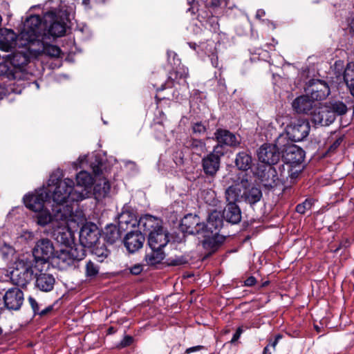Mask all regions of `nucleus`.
I'll return each mask as SVG.
<instances>
[{
  "label": "nucleus",
  "instance_id": "64",
  "mask_svg": "<svg viewBox=\"0 0 354 354\" xmlns=\"http://www.w3.org/2000/svg\"><path fill=\"white\" fill-rule=\"evenodd\" d=\"M127 214V213H122L121 214V215L119 216V223L121 224L122 223H129V221H127V220H125V216Z\"/></svg>",
  "mask_w": 354,
  "mask_h": 354
},
{
  "label": "nucleus",
  "instance_id": "40",
  "mask_svg": "<svg viewBox=\"0 0 354 354\" xmlns=\"http://www.w3.org/2000/svg\"><path fill=\"white\" fill-rule=\"evenodd\" d=\"M104 233L106 241L111 244L120 238V230L114 225H108Z\"/></svg>",
  "mask_w": 354,
  "mask_h": 354
},
{
  "label": "nucleus",
  "instance_id": "2",
  "mask_svg": "<svg viewBox=\"0 0 354 354\" xmlns=\"http://www.w3.org/2000/svg\"><path fill=\"white\" fill-rule=\"evenodd\" d=\"M42 39H49V41L64 35L66 23L55 10L46 12L43 19Z\"/></svg>",
  "mask_w": 354,
  "mask_h": 354
},
{
  "label": "nucleus",
  "instance_id": "53",
  "mask_svg": "<svg viewBox=\"0 0 354 354\" xmlns=\"http://www.w3.org/2000/svg\"><path fill=\"white\" fill-rule=\"evenodd\" d=\"M185 263V259L183 257L170 259L169 264L171 266H180Z\"/></svg>",
  "mask_w": 354,
  "mask_h": 354
},
{
  "label": "nucleus",
  "instance_id": "52",
  "mask_svg": "<svg viewBox=\"0 0 354 354\" xmlns=\"http://www.w3.org/2000/svg\"><path fill=\"white\" fill-rule=\"evenodd\" d=\"M133 337L129 335L125 336L123 339L120 342V346L121 347H126L127 346H129L133 342Z\"/></svg>",
  "mask_w": 354,
  "mask_h": 354
},
{
  "label": "nucleus",
  "instance_id": "51",
  "mask_svg": "<svg viewBox=\"0 0 354 354\" xmlns=\"http://www.w3.org/2000/svg\"><path fill=\"white\" fill-rule=\"evenodd\" d=\"M28 302L29 304H30L33 311H34V313L35 314H38L39 313V306H38V304L37 302V301L32 298V297H30L28 298Z\"/></svg>",
  "mask_w": 354,
  "mask_h": 354
},
{
  "label": "nucleus",
  "instance_id": "31",
  "mask_svg": "<svg viewBox=\"0 0 354 354\" xmlns=\"http://www.w3.org/2000/svg\"><path fill=\"white\" fill-rule=\"evenodd\" d=\"M344 80L351 94L354 97V62L347 64L344 72Z\"/></svg>",
  "mask_w": 354,
  "mask_h": 354
},
{
  "label": "nucleus",
  "instance_id": "29",
  "mask_svg": "<svg viewBox=\"0 0 354 354\" xmlns=\"http://www.w3.org/2000/svg\"><path fill=\"white\" fill-rule=\"evenodd\" d=\"M76 186L74 188H80L83 193H85V196L87 194L86 188L91 187L93 184V178L89 173L85 171L79 172L76 176Z\"/></svg>",
  "mask_w": 354,
  "mask_h": 354
},
{
  "label": "nucleus",
  "instance_id": "50",
  "mask_svg": "<svg viewBox=\"0 0 354 354\" xmlns=\"http://www.w3.org/2000/svg\"><path fill=\"white\" fill-rule=\"evenodd\" d=\"M167 54V60H168L169 63H170L171 64H172V62L171 61V58L173 59V62H174L173 64L174 65H176L177 64L176 62H179L178 59H177L176 61V57H177V54L175 52L171 51V50H168Z\"/></svg>",
  "mask_w": 354,
  "mask_h": 354
},
{
  "label": "nucleus",
  "instance_id": "37",
  "mask_svg": "<svg viewBox=\"0 0 354 354\" xmlns=\"http://www.w3.org/2000/svg\"><path fill=\"white\" fill-rule=\"evenodd\" d=\"M37 224L41 226H45L50 223L49 228H51L54 221V212L53 211V215H51L48 210L43 208L42 210L37 211Z\"/></svg>",
  "mask_w": 354,
  "mask_h": 354
},
{
  "label": "nucleus",
  "instance_id": "19",
  "mask_svg": "<svg viewBox=\"0 0 354 354\" xmlns=\"http://www.w3.org/2000/svg\"><path fill=\"white\" fill-rule=\"evenodd\" d=\"M169 242L168 234L159 228L149 234L148 244L151 250H162Z\"/></svg>",
  "mask_w": 354,
  "mask_h": 354
},
{
  "label": "nucleus",
  "instance_id": "27",
  "mask_svg": "<svg viewBox=\"0 0 354 354\" xmlns=\"http://www.w3.org/2000/svg\"><path fill=\"white\" fill-rule=\"evenodd\" d=\"M214 135L219 144L230 147H234L239 144V140L236 136L227 130L217 129Z\"/></svg>",
  "mask_w": 354,
  "mask_h": 354
},
{
  "label": "nucleus",
  "instance_id": "4",
  "mask_svg": "<svg viewBox=\"0 0 354 354\" xmlns=\"http://www.w3.org/2000/svg\"><path fill=\"white\" fill-rule=\"evenodd\" d=\"M86 256V251L82 247L64 246L57 250L53 261L61 270H65L76 261L82 260Z\"/></svg>",
  "mask_w": 354,
  "mask_h": 354
},
{
  "label": "nucleus",
  "instance_id": "33",
  "mask_svg": "<svg viewBox=\"0 0 354 354\" xmlns=\"http://www.w3.org/2000/svg\"><path fill=\"white\" fill-rule=\"evenodd\" d=\"M278 180V178L276 176V170L272 167H270L263 173L261 183L264 187L272 188L277 185Z\"/></svg>",
  "mask_w": 354,
  "mask_h": 354
},
{
  "label": "nucleus",
  "instance_id": "26",
  "mask_svg": "<svg viewBox=\"0 0 354 354\" xmlns=\"http://www.w3.org/2000/svg\"><path fill=\"white\" fill-rule=\"evenodd\" d=\"M248 184H245V186L244 187L243 189V200L250 204V205H254L259 202L261 198H262V192L260 189L252 186L248 187Z\"/></svg>",
  "mask_w": 354,
  "mask_h": 354
},
{
  "label": "nucleus",
  "instance_id": "46",
  "mask_svg": "<svg viewBox=\"0 0 354 354\" xmlns=\"http://www.w3.org/2000/svg\"><path fill=\"white\" fill-rule=\"evenodd\" d=\"M313 203L310 199H306L302 203L298 204L296 207V211L297 213L304 214L306 211L310 209L312 207Z\"/></svg>",
  "mask_w": 354,
  "mask_h": 354
},
{
  "label": "nucleus",
  "instance_id": "41",
  "mask_svg": "<svg viewBox=\"0 0 354 354\" xmlns=\"http://www.w3.org/2000/svg\"><path fill=\"white\" fill-rule=\"evenodd\" d=\"M189 76L188 68L182 66H178L175 71L169 73V77L175 80H185Z\"/></svg>",
  "mask_w": 354,
  "mask_h": 354
},
{
  "label": "nucleus",
  "instance_id": "1",
  "mask_svg": "<svg viewBox=\"0 0 354 354\" xmlns=\"http://www.w3.org/2000/svg\"><path fill=\"white\" fill-rule=\"evenodd\" d=\"M79 189L74 188V182L70 178L61 180L55 174L50 176L46 191L48 199L53 200L52 210L54 212L55 220L66 221L73 216L71 203L79 202L85 198V193Z\"/></svg>",
  "mask_w": 354,
  "mask_h": 354
},
{
  "label": "nucleus",
  "instance_id": "42",
  "mask_svg": "<svg viewBox=\"0 0 354 354\" xmlns=\"http://www.w3.org/2000/svg\"><path fill=\"white\" fill-rule=\"evenodd\" d=\"M100 268L93 261L89 260L85 266V275L87 278H94L99 273Z\"/></svg>",
  "mask_w": 354,
  "mask_h": 354
},
{
  "label": "nucleus",
  "instance_id": "43",
  "mask_svg": "<svg viewBox=\"0 0 354 354\" xmlns=\"http://www.w3.org/2000/svg\"><path fill=\"white\" fill-rule=\"evenodd\" d=\"M330 109L333 111L334 115H344L347 112V107L346 104L342 102H335L326 104Z\"/></svg>",
  "mask_w": 354,
  "mask_h": 354
},
{
  "label": "nucleus",
  "instance_id": "62",
  "mask_svg": "<svg viewBox=\"0 0 354 354\" xmlns=\"http://www.w3.org/2000/svg\"><path fill=\"white\" fill-rule=\"evenodd\" d=\"M210 21H212V26L214 30H216L218 26L216 18H215L214 17H212L210 18Z\"/></svg>",
  "mask_w": 354,
  "mask_h": 354
},
{
  "label": "nucleus",
  "instance_id": "45",
  "mask_svg": "<svg viewBox=\"0 0 354 354\" xmlns=\"http://www.w3.org/2000/svg\"><path fill=\"white\" fill-rule=\"evenodd\" d=\"M209 47V48H207L205 50V53L209 56L211 57V62L214 67L216 68L218 66V57L215 54V45L213 41L209 42L207 44V48Z\"/></svg>",
  "mask_w": 354,
  "mask_h": 354
},
{
  "label": "nucleus",
  "instance_id": "61",
  "mask_svg": "<svg viewBox=\"0 0 354 354\" xmlns=\"http://www.w3.org/2000/svg\"><path fill=\"white\" fill-rule=\"evenodd\" d=\"M53 310V306H49L45 309L42 310L41 311H39L38 314L43 316L46 314H48L49 312H50Z\"/></svg>",
  "mask_w": 354,
  "mask_h": 354
},
{
  "label": "nucleus",
  "instance_id": "11",
  "mask_svg": "<svg viewBox=\"0 0 354 354\" xmlns=\"http://www.w3.org/2000/svg\"><path fill=\"white\" fill-rule=\"evenodd\" d=\"M17 46L25 47L28 50V46H22L19 42V35L11 29H0V50L5 52L12 51Z\"/></svg>",
  "mask_w": 354,
  "mask_h": 354
},
{
  "label": "nucleus",
  "instance_id": "48",
  "mask_svg": "<svg viewBox=\"0 0 354 354\" xmlns=\"http://www.w3.org/2000/svg\"><path fill=\"white\" fill-rule=\"evenodd\" d=\"M224 154L223 150V146L221 144L218 142V145L214 147L213 151L209 153V155H214L217 157L219 160H221V157Z\"/></svg>",
  "mask_w": 354,
  "mask_h": 354
},
{
  "label": "nucleus",
  "instance_id": "15",
  "mask_svg": "<svg viewBox=\"0 0 354 354\" xmlns=\"http://www.w3.org/2000/svg\"><path fill=\"white\" fill-rule=\"evenodd\" d=\"M259 161L271 165L277 164L280 160V152L275 145H263L258 150Z\"/></svg>",
  "mask_w": 354,
  "mask_h": 354
},
{
  "label": "nucleus",
  "instance_id": "22",
  "mask_svg": "<svg viewBox=\"0 0 354 354\" xmlns=\"http://www.w3.org/2000/svg\"><path fill=\"white\" fill-rule=\"evenodd\" d=\"M248 183V180H242L240 183L230 186L225 191V198L228 203L236 204L240 199H243V189Z\"/></svg>",
  "mask_w": 354,
  "mask_h": 354
},
{
  "label": "nucleus",
  "instance_id": "56",
  "mask_svg": "<svg viewBox=\"0 0 354 354\" xmlns=\"http://www.w3.org/2000/svg\"><path fill=\"white\" fill-rule=\"evenodd\" d=\"M243 332V330L242 327H239L236 329V333L234 334V335L231 339V342L232 343L236 342L239 339V337Z\"/></svg>",
  "mask_w": 354,
  "mask_h": 354
},
{
  "label": "nucleus",
  "instance_id": "14",
  "mask_svg": "<svg viewBox=\"0 0 354 354\" xmlns=\"http://www.w3.org/2000/svg\"><path fill=\"white\" fill-rule=\"evenodd\" d=\"M180 227L183 232L190 234H202L205 231V223L201 221L199 216L192 214L182 219Z\"/></svg>",
  "mask_w": 354,
  "mask_h": 354
},
{
  "label": "nucleus",
  "instance_id": "59",
  "mask_svg": "<svg viewBox=\"0 0 354 354\" xmlns=\"http://www.w3.org/2000/svg\"><path fill=\"white\" fill-rule=\"evenodd\" d=\"M348 28L349 29L350 33L354 35V16H352L351 18L348 20Z\"/></svg>",
  "mask_w": 354,
  "mask_h": 354
},
{
  "label": "nucleus",
  "instance_id": "10",
  "mask_svg": "<svg viewBox=\"0 0 354 354\" xmlns=\"http://www.w3.org/2000/svg\"><path fill=\"white\" fill-rule=\"evenodd\" d=\"M55 248L52 242L48 239H42L38 241L33 249L32 254L36 261L46 263L50 259H53Z\"/></svg>",
  "mask_w": 354,
  "mask_h": 354
},
{
  "label": "nucleus",
  "instance_id": "57",
  "mask_svg": "<svg viewBox=\"0 0 354 354\" xmlns=\"http://www.w3.org/2000/svg\"><path fill=\"white\" fill-rule=\"evenodd\" d=\"M257 283V279L254 277H249L244 281V285L245 286L251 287L254 286Z\"/></svg>",
  "mask_w": 354,
  "mask_h": 354
},
{
  "label": "nucleus",
  "instance_id": "5",
  "mask_svg": "<svg viewBox=\"0 0 354 354\" xmlns=\"http://www.w3.org/2000/svg\"><path fill=\"white\" fill-rule=\"evenodd\" d=\"M74 215L66 221L54 218L53 227L46 230V234L57 243L68 246L73 241V232L68 227V222L74 221Z\"/></svg>",
  "mask_w": 354,
  "mask_h": 354
},
{
  "label": "nucleus",
  "instance_id": "54",
  "mask_svg": "<svg viewBox=\"0 0 354 354\" xmlns=\"http://www.w3.org/2000/svg\"><path fill=\"white\" fill-rule=\"evenodd\" d=\"M282 338V335L280 334H278L275 336L274 339L272 340L270 339L269 344L268 345H270V347L272 348V350H275V347L277 344H278L279 341Z\"/></svg>",
  "mask_w": 354,
  "mask_h": 354
},
{
  "label": "nucleus",
  "instance_id": "16",
  "mask_svg": "<svg viewBox=\"0 0 354 354\" xmlns=\"http://www.w3.org/2000/svg\"><path fill=\"white\" fill-rule=\"evenodd\" d=\"M311 115L312 121L315 124L321 126H328L335 120V115L333 111L326 104L315 108Z\"/></svg>",
  "mask_w": 354,
  "mask_h": 354
},
{
  "label": "nucleus",
  "instance_id": "8",
  "mask_svg": "<svg viewBox=\"0 0 354 354\" xmlns=\"http://www.w3.org/2000/svg\"><path fill=\"white\" fill-rule=\"evenodd\" d=\"M100 239V232L97 225L93 223H87L82 226L80 232V247L91 248Z\"/></svg>",
  "mask_w": 354,
  "mask_h": 354
},
{
  "label": "nucleus",
  "instance_id": "60",
  "mask_svg": "<svg viewBox=\"0 0 354 354\" xmlns=\"http://www.w3.org/2000/svg\"><path fill=\"white\" fill-rule=\"evenodd\" d=\"M224 0H211V1L208 3V4L212 8H217L221 6V3Z\"/></svg>",
  "mask_w": 354,
  "mask_h": 354
},
{
  "label": "nucleus",
  "instance_id": "63",
  "mask_svg": "<svg viewBox=\"0 0 354 354\" xmlns=\"http://www.w3.org/2000/svg\"><path fill=\"white\" fill-rule=\"evenodd\" d=\"M201 348H202L201 346L190 347L186 350V353H190L192 352L199 351Z\"/></svg>",
  "mask_w": 354,
  "mask_h": 354
},
{
  "label": "nucleus",
  "instance_id": "20",
  "mask_svg": "<svg viewBox=\"0 0 354 354\" xmlns=\"http://www.w3.org/2000/svg\"><path fill=\"white\" fill-rule=\"evenodd\" d=\"M287 163L291 165L301 164L305 158L304 151L297 145L288 146L283 155Z\"/></svg>",
  "mask_w": 354,
  "mask_h": 354
},
{
  "label": "nucleus",
  "instance_id": "9",
  "mask_svg": "<svg viewBox=\"0 0 354 354\" xmlns=\"http://www.w3.org/2000/svg\"><path fill=\"white\" fill-rule=\"evenodd\" d=\"M310 129L309 122L305 119H298L288 127L287 133L290 140L299 142L306 138Z\"/></svg>",
  "mask_w": 354,
  "mask_h": 354
},
{
  "label": "nucleus",
  "instance_id": "30",
  "mask_svg": "<svg viewBox=\"0 0 354 354\" xmlns=\"http://www.w3.org/2000/svg\"><path fill=\"white\" fill-rule=\"evenodd\" d=\"M186 145L192 153L199 156L207 151L206 144L203 140L191 138L187 141Z\"/></svg>",
  "mask_w": 354,
  "mask_h": 354
},
{
  "label": "nucleus",
  "instance_id": "24",
  "mask_svg": "<svg viewBox=\"0 0 354 354\" xmlns=\"http://www.w3.org/2000/svg\"><path fill=\"white\" fill-rule=\"evenodd\" d=\"M202 167L205 174L214 176L220 168V160L214 155H207L202 159Z\"/></svg>",
  "mask_w": 354,
  "mask_h": 354
},
{
  "label": "nucleus",
  "instance_id": "21",
  "mask_svg": "<svg viewBox=\"0 0 354 354\" xmlns=\"http://www.w3.org/2000/svg\"><path fill=\"white\" fill-rule=\"evenodd\" d=\"M35 286L43 292L51 291L55 283V279L53 274L46 272H40L35 274Z\"/></svg>",
  "mask_w": 354,
  "mask_h": 354
},
{
  "label": "nucleus",
  "instance_id": "58",
  "mask_svg": "<svg viewBox=\"0 0 354 354\" xmlns=\"http://www.w3.org/2000/svg\"><path fill=\"white\" fill-rule=\"evenodd\" d=\"M342 141V138H339L336 139L335 141L330 146L328 150L330 151H333L335 150L340 145Z\"/></svg>",
  "mask_w": 354,
  "mask_h": 354
},
{
  "label": "nucleus",
  "instance_id": "32",
  "mask_svg": "<svg viewBox=\"0 0 354 354\" xmlns=\"http://www.w3.org/2000/svg\"><path fill=\"white\" fill-rule=\"evenodd\" d=\"M223 221L220 218L218 215L212 214L207 220V223H205V231L208 232L210 234H218V230L222 227Z\"/></svg>",
  "mask_w": 354,
  "mask_h": 354
},
{
  "label": "nucleus",
  "instance_id": "39",
  "mask_svg": "<svg viewBox=\"0 0 354 354\" xmlns=\"http://www.w3.org/2000/svg\"><path fill=\"white\" fill-rule=\"evenodd\" d=\"M6 59L15 66H21L28 63V57L23 52L8 55Z\"/></svg>",
  "mask_w": 354,
  "mask_h": 354
},
{
  "label": "nucleus",
  "instance_id": "7",
  "mask_svg": "<svg viewBox=\"0 0 354 354\" xmlns=\"http://www.w3.org/2000/svg\"><path fill=\"white\" fill-rule=\"evenodd\" d=\"M49 39H41L28 46V51L35 55H46L50 57H59L61 49L57 46L48 43Z\"/></svg>",
  "mask_w": 354,
  "mask_h": 354
},
{
  "label": "nucleus",
  "instance_id": "44",
  "mask_svg": "<svg viewBox=\"0 0 354 354\" xmlns=\"http://www.w3.org/2000/svg\"><path fill=\"white\" fill-rule=\"evenodd\" d=\"M93 252L95 255L97 261L99 262H103L109 254V251L104 244L101 246L94 248Z\"/></svg>",
  "mask_w": 354,
  "mask_h": 354
},
{
  "label": "nucleus",
  "instance_id": "23",
  "mask_svg": "<svg viewBox=\"0 0 354 354\" xmlns=\"http://www.w3.org/2000/svg\"><path fill=\"white\" fill-rule=\"evenodd\" d=\"M292 107L299 113H308L315 106V102L306 93L295 98L292 102Z\"/></svg>",
  "mask_w": 354,
  "mask_h": 354
},
{
  "label": "nucleus",
  "instance_id": "18",
  "mask_svg": "<svg viewBox=\"0 0 354 354\" xmlns=\"http://www.w3.org/2000/svg\"><path fill=\"white\" fill-rule=\"evenodd\" d=\"M144 235L138 230L128 232L124 239V244L130 253L140 250L145 242Z\"/></svg>",
  "mask_w": 354,
  "mask_h": 354
},
{
  "label": "nucleus",
  "instance_id": "36",
  "mask_svg": "<svg viewBox=\"0 0 354 354\" xmlns=\"http://www.w3.org/2000/svg\"><path fill=\"white\" fill-rule=\"evenodd\" d=\"M111 189V185L109 181L106 178H100L96 183L94 187L95 194L99 197H105L109 193Z\"/></svg>",
  "mask_w": 354,
  "mask_h": 354
},
{
  "label": "nucleus",
  "instance_id": "55",
  "mask_svg": "<svg viewBox=\"0 0 354 354\" xmlns=\"http://www.w3.org/2000/svg\"><path fill=\"white\" fill-rule=\"evenodd\" d=\"M142 271V266L140 264H136L130 268V272L133 274H139Z\"/></svg>",
  "mask_w": 354,
  "mask_h": 354
},
{
  "label": "nucleus",
  "instance_id": "25",
  "mask_svg": "<svg viewBox=\"0 0 354 354\" xmlns=\"http://www.w3.org/2000/svg\"><path fill=\"white\" fill-rule=\"evenodd\" d=\"M224 219L232 224H237L241 220V212L236 204L227 203L223 213Z\"/></svg>",
  "mask_w": 354,
  "mask_h": 354
},
{
  "label": "nucleus",
  "instance_id": "28",
  "mask_svg": "<svg viewBox=\"0 0 354 354\" xmlns=\"http://www.w3.org/2000/svg\"><path fill=\"white\" fill-rule=\"evenodd\" d=\"M138 225L140 228L149 233L153 230L162 228L161 221L158 218L151 215H145L141 217L138 222Z\"/></svg>",
  "mask_w": 354,
  "mask_h": 354
},
{
  "label": "nucleus",
  "instance_id": "12",
  "mask_svg": "<svg viewBox=\"0 0 354 354\" xmlns=\"http://www.w3.org/2000/svg\"><path fill=\"white\" fill-rule=\"evenodd\" d=\"M48 199V195L46 190L41 189L35 193L28 194L24 196L23 200L26 207L34 212L42 210L44 203Z\"/></svg>",
  "mask_w": 354,
  "mask_h": 354
},
{
  "label": "nucleus",
  "instance_id": "13",
  "mask_svg": "<svg viewBox=\"0 0 354 354\" xmlns=\"http://www.w3.org/2000/svg\"><path fill=\"white\" fill-rule=\"evenodd\" d=\"M24 301V292L18 288H9L3 296L4 305L10 310H19Z\"/></svg>",
  "mask_w": 354,
  "mask_h": 354
},
{
  "label": "nucleus",
  "instance_id": "38",
  "mask_svg": "<svg viewBox=\"0 0 354 354\" xmlns=\"http://www.w3.org/2000/svg\"><path fill=\"white\" fill-rule=\"evenodd\" d=\"M203 234L205 239L202 241L203 247L207 250H215L218 245L216 241L217 234H210L205 231L203 232Z\"/></svg>",
  "mask_w": 354,
  "mask_h": 354
},
{
  "label": "nucleus",
  "instance_id": "35",
  "mask_svg": "<svg viewBox=\"0 0 354 354\" xmlns=\"http://www.w3.org/2000/svg\"><path fill=\"white\" fill-rule=\"evenodd\" d=\"M235 163L239 169L245 171L250 168L252 158L247 152L242 151L237 154Z\"/></svg>",
  "mask_w": 354,
  "mask_h": 354
},
{
  "label": "nucleus",
  "instance_id": "34",
  "mask_svg": "<svg viewBox=\"0 0 354 354\" xmlns=\"http://www.w3.org/2000/svg\"><path fill=\"white\" fill-rule=\"evenodd\" d=\"M165 253L162 250L156 249L145 255V260L149 266H155L162 262L165 258Z\"/></svg>",
  "mask_w": 354,
  "mask_h": 354
},
{
  "label": "nucleus",
  "instance_id": "6",
  "mask_svg": "<svg viewBox=\"0 0 354 354\" xmlns=\"http://www.w3.org/2000/svg\"><path fill=\"white\" fill-rule=\"evenodd\" d=\"M33 270L30 263L19 260L15 262L13 270L10 272V280L13 284L26 287L32 280Z\"/></svg>",
  "mask_w": 354,
  "mask_h": 354
},
{
  "label": "nucleus",
  "instance_id": "3",
  "mask_svg": "<svg viewBox=\"0 0 354 354\" xmlns=\"http://www.w3.org/2000/svg\"><path fill=\"white\" fill-rule=\"evenodd\" d=\"M42 21L39 15H31L28 17L24 24V28L19 34V42L22 46L32 45V43L42 37L44 28Z\"/></svg>",
  "mask_w": 354,
  "mask_h": 354
},
{
  "label": "nucleus",
  "instance_id": "47",
  "mask_svg": "<svg viewBox=\"0 0 354 354\" xmlns=\"http://www.w3.org/2000/svg\"><path fill=\"white\" fill-rule=\"evenodd\" d=\"M192 128L193 133L198 135H203L207 131L206 126L201 122L194 123Z\"/></svg>",
  "mask_w": 354,
  "mask_h": 354
},
{
  "label": "nucleus",
  "instance_id": "17",
  "mask_svg": "<svg viewBox=\"0 0 354 354\" xmlns=\"http://www.w3.org/2000/svg\"><path fill=\"white\" fill-rule=\"evenodd\" d=\"M306 93L315 102L324 100L330 94V88L325 82L317 80L308 87Z\"/></svg>",
  "mask_w": 354,
  "mask_h": 354
},
{
  "label": "nucleus",
  "instance_id": "49",
  "mask_svg": "<svg viewBox=\"0 0 354 354\" xmlns=\"http://www.w3.org/2000/svg\"><path fill=\"white\" fill-rule=\"evenodd\" d=\"M13 248L6 244H4L0 248V252L3 257H7L9 254H12L13 253Z\"/></svg>",
  "mask_w": 354,
  "mask_h": 354
}]
</instances>
